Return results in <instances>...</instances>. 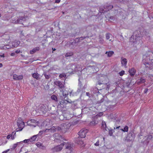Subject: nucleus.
<instances>
[{
    "label": "nucleus",
    "mask_w": 153,
    "mask_h": 153,
    "mask_svg": "<svg viewBox=\"0 0 153 153\" xmlns=\"http://www.w3.org/2000/svg\"><path fill=\"white\" fill-rule=\"evenodd\" d=\"M147 32L145 30L141 32L139 31H135L133 33V35L131 37L130 40L131 42L134 43H136L140 40H141L142 37L144 35H147Z\"/></svg>",
    "instance_id": "nucleus-1"
},
{
    "label": "nucleus",
    "mask_w": 153,
    "mask_h": 153,
    "mask_svg": "<svg viewBox=\"0 0 153 153\" xmlns=\"http://www.w3.org/2000/svg\"><path fill=\"white\" fill-rule=\"evenodd\" d=\"M113 7L112 5L107 4L104 5L103 7H100L99 11L101 13H104L105 12L111 10Z\"/></svg>",
    "instance_id": "nucleus-2"
},
{
    "label": "nucleus",
    "mask_w": 153,
    "mask_h": 153,
    "mask_svg": "<svg viewBox=\"0 0 153 153\" xmlns=\"http://www.w3.org/2000/svg\"><path fill=\"white\" fill-rule=\"evenodd\" d=\"M17 125L19 128L16 129V132L21 131L25 127L24 123L20 118L18 119Z\"/></svg>",
    "instance_id": "nucleus-3"
},
{
    "label": "nucleus",
    "mask_w": 153,
    "mask_h": 153,
    "mask_svg": "<svg viewBox=\"0 0 153 153\" xmlns=\"http://www.w3.org/2000/svg\"><path fill=\"white\" fill-rule=\"evenodd\" d=\"M68 99H61V100L59 101V104L57 106V108H59L60 107H63L64 105H65L68 103H71L72 102L70 100Z\"/></svg>",
    "instance_id": "nucleus-4"
},
{
    "label": "nucleus",
    "mask_w": 153,
    "mask_h": 153,
    "mask_svg": "<svg viewBox=\"0 0 153 153\" xmlns=\"http://www.w3.org/2000/svg\"><path fill=\"white\" fill-rule=\"evenodd\" d=\"M150 59L152 60L151 61H153V53L149 55L147 54L143 55V61L144 64L148 62Z\"/></svg>",
    "instance_id": "nucleus-5"
},
{
    "label": "nucleus",
    "mask_w": 153,
    "mask_h": 153,
    "mask_svg": "<svg viewBox=\"0 0 153 153\" xmlns=\"http://www.w3.org/2000/svg\"><path fill=\"white\" fill-rule=\"evenodd\" d=\"M135 137V135L133 131L131 130L129 131L126 137V140L127 142H130L133 141Z\"/></svg>",
    "instance_id": "nucleus-6"
},
{
    "label": "nucleus",
    "mask_w": 153,
    "mask_h": 153,
    "mask_svg": "<svg viewBox=\"0 0 153 153\" xmlns=\"http://www.w3.org/2000/svg\"><path fill=\"white\" fill-rule=\"evenodd\" d=\"M27 16H19L15 19L14 23L16 24H23L26 20Z\"/></svg>",
    "instance_id": "nucleus-7"
},
{
    "label": "nucleus",
    "mask_w": 153,
    "mask_h": 153,
    "mask_svg": "<svg viewBox=\"0 0 153 153\" xmlns=\"http://www.w3.org/2000/svg\"><path fill=\"white\" fill-rule=\"evenodd\" d=\"M65 143L63 142L60 145L56 146L54 148H52L51 150L53 152H58L61 151L62 149V146L65 145Z\"/></svg>",
    "instance_id": "nucleus-8"
},
{
    "label": "nucleus",
    "mask_w": 153,
    "mask_h": 153,
    "mask_svg": "<svg viewBox=\"0 0 153 153\" xmlns=\"http://www.w3.org/2000/svg\"><path fill=\"white\" fill-rule=\"evenodd\" d=\"M88 132V130L87 129L83 128L78 133V134L79 136V137H81V138H84L86 136V135Z\"/></svg>",
    "instance_id": "nucleus-9"
},
{
    "label": "nucleus",
    "mask_w": 153,
    "mask_h": 153,
    "mask_svg": "<svg viewBox=\"0 0 153 153\" xmlns=\"http://www.w3.org/2000/svg\"><path fill=\"white\" fill-rule=\"evenodd\" d=\"M107 78L105 76H101L100 77L98 81V82L97 84H104L105 83H107Z\"/></svg>",
    "instance_id": "nucleus-10"
},
{
    "label": "nucleus",
    "mask_w": 153,
    "mask_h": 153,
    "mask_svg": "<svg viewBox=\"0 0 153 153\" xmlns=\"http://www.w3.org/2000/svg\"><path fill=\"white\" fill-rule=\"evenodd\" d=\"M151 59L149 60L148 62L145 63L144 64L146 68H148L150 70H152L153 69V61H151Z\"/></svg>",
    "instance_id": "nucleus-11"
},
{
    "label": "nucleus",
    "mask_w": 153,
    "mask_h": 153,
    "mask_svg": "<svg viewBox=\"0 0 153 153\" xmlns=\"http://www.w3.org/2000/svg\"><path fill=\"white\" fill-rule=\"evenodd\" d=\"M121 127L120 126H115V127H114V129H120V130H121L122 131L126 132H127L128 131V127L127 126H126L123 128V129L122 128H120Z\"/></svg>",
    "instance_id": "nucleus-12"
},
{
    "label": "nucleus",
    "mask_w": 153,
    "mask_h": 153,
    "mask_svg": "<svg viewBox=\"0 0 153 153\" xmlns=\"http://www.w3.org/2000/svg\"><path fill=\"white\" fill-rule=\"evenodd\" d=\"M87 87V85L85 84L84 86H81L79 87V88H78L77 90V92L79 93L82 91L81 95L83 93H84L85 92V89Z\"/></svg>",
    "instance_id": "nucleus-13"
},
{
    "label": "nucleus",
    "mask_w": 153,
    "mask_h": 153,
    "mask_svg": "<svg viewBox=\"0 0 153 153\" xmlns=\"http://www.w3.org/2000/svg\"><path fill=\"white\" fill-rule=\"evenodd\" d=\"M13 77L15 80H20L22 79L23 76L22 75H18L15 74L13 75Z\"/></svg>",
    "instance_id": "nucleus-14"
},
{
    "label": "nucleus",
    "mask_w": 153,
    "mask_h": 153,
    "mask_svg": "<svg viewBox=\"0 0 153 153\" xmlns=\"http://www.w3.org/2000/svg\"><path fill=\"white\" fill-rule=\"evenodd\" d=\"M96 85L98 88H100V90L105 88L107 87L108 86L107 83H104V84H97Z\"/></svg>",
    "instance_id": "nucleus-15"
},
{
    "label": "nucleus",
    "mask_w": 153,
    "mask_h": 153,
    "mask_svg": "<svg viewBox=\"0 0 153 153\" xmlns=\"http://www.w3.org/2000/svg\"><path fill=\"white\" fill-rule=\"evenodd\" d=\"M62 110H61L60 109L58 108L57 110L54 113H51V114L54 115L55 114L56 116H58V115H61L62 114Z\"/></svg>",
    "instance_id": "nucleus-16"
},
{
    "label": "nucleus",
    "mask_w": 153,
    "mask_h": 153,
    "mask_svg": "<svg viewBox=\"0 0 153 153\" xmlns=\"http://www.w3.org/2000/svg\"><path fill=\"white\" fill-rule=\"evenodd\" d=\"M122 58H121V62L122 66L124 67L125 68H126V65L127 62V60L125 58L122 59Z\"/></svg>",
    "instance_id": "nucleus-17"
},
{
    "label": "nucleus",
    "mask_w": 153,
    "mask_h": 153,
    "mask_svg": "<svg viewBox=\"0 0 153 153\" xmlns=\"http://www.w3.org/2000/svg\"><path fill=\"white\" fill-rule=\"evenodd\" d=\"M54 84L58 86L60 88H62L64 87V84L61 82L59 81H55L54 82Z\"/></svg>",
    "instance_id": "nucleus-18"
},
{
    "label": "nucleus",
    "mask_w": 153,
    "mask_h": 153,
    "mask_svg": "<svg viewBox=\"0 0 153 153\" xmlns=\"http://www.w3.org/2000/svg\"><path fill=\"white\" fill-rule=\"evenodd\" d=\"M36 123V121L35 120L31 119L30 120V121H28L27 122V123L28 125H29L30 126H34V127H36V126L32 124V123Z\"/></svg>",
    "instance_id": "nucleus-19"
},
{
    "label": "nucleus",
    "mask_w": 153,
    "mask_h": 153,
    "mask_svg": "<svg viewBox=\"0 0 153 153\" xmlns=\"http://www.w3.org/2000/svg\"><path fill=\"white\" fill-rule=\"evenodd\" d=\"M11 45L12 47L15 48L17 47L20 44V42L16 40H15L14 41L12 42Z\"/></svg>",
    "instance_id": "nucleus-20"
},
{
    "label": "nucleus",
    "mask_w": 153,
    "mask_h": 153,
    "mask_svg": "<svg viewBox=\"0 0 153 153\" xmlns=\"http://www.w3.org/2000/svg\"><path fill=\"white\" fill-rule=\"evenodd\" d=\"M128 71L130 75L131 76H133L135 74L136 70L134 68H133L131 69H129Z\"/></svg>",
    "instance_id": "nucleus-21"
},
{
    "label": "nucleus",
    "mask_w": 153,
    "mask_h": 153,
    "mask_svg": "<svg viewBox=\"0 0 153 153\" xmlns=\"http://www.w3.org/2000/svg\"><path fill=\"white\" fill-rule=\"evenodd\" d=\"M81 138V137H79V136L76 139L75 142L78 144L82 145L84 143V142Z\"/></svg>",
    "instance_id": "nucleus-22"
},
{
    "label": "nucleus",
    "mask_w": 153,
    "mask_h": 153,
    "mask_svg": "<svg viewBox=\"0 0 153 153\" xmlns=\"http://www.w3.org/2000/svg\"><path fill=\"white\" fill-rule=\"evenodd\" d=\"M39 47H36L30 51V53L31 54H33L36 51H39Z\"/></svg>",
    "instance_id": "nucleus-23"
},
{
    "label": "nucleus",
    "mask_w": 153,
    "mask_h": 153,
    "mask_svg": "<svg viewBox=\"0 0 153 153\" xmlns=\"http://www.w3.org/2000/svg\"><path fill=\"white\" fill-rule=\"evenodd\" d=\"M62 126L63 128V132H65L67 131L68 129V128L67 125L65 123H63L62 124Z\"/></svg>",
    "instance_id": "nucleus-24"
},
{
    "label": "nucleus",
    "mask_w": 153,
    "mask_h": 153,
    "mask_svg": "<svg viewBox=\"0 0 153 153\" xmlns=\"http://www.w3.org/2000/svg\"><path fill=\"white\" fill-rule=\"evenodd\" d=\"M39 109L42 112L44 113L46 112V107L44 105H41L40 106Z\"/></svg>",
    "instance_id": "nucleus-25"
},
{
    "label": "nucleus",
    "mask_w": 153,
    "mask_h": 153,
    "mask_svg": "<svg viewBox=\"0 0 153 153\" xmlns=\"http://www.w3.org/2000/svg\"><path fill=\"white\" fill-rule=\"evenodd\" d=\"M12 47V45H9L8 44L6 45H4V46L1 47V49L4 50L8 49Z\"/></svg>",
    "instance_id": "nucleus-26"
},
{
    "label": "nucleus",
    "mask_w": 153,
    "mask_h": 153,
    "mask_svg": "<svg viewBox=\"0 0 153 153\" xmlns=\"http://www.w3.org/2000/svg\"><path fill=\"white\" fill-rule=\"evenodd\" d=\"M146 80L144 79H143V77H141L139 80L137 82V84L139 85L140 84L144 83L146 82Z\"/></svg>",
    "instance_id": "nucleus-27"
},
{
    "label": "nucleus",
    "mask_w": 153,
    "mask_h": 153,
    "mask_svg": "<svg viewBox=\"0 0 153 153\" xmlns=\"http://www.w3.org/2000/svg\"><path fill=\"white\" fill-rule=\"evenodd\" d=\"M105 54H107L108 57H111L112 55L114 54V52L112 51H106Z\"/></svg>",
    "instance_id": "nucleus-28"
},
{
    "label": "nucleus",
    "mask_w": 153,
    "mask_h": 153,
    "mask_svg": "<svg viewBox=\"0 0 153 153\" xmlns=\"http://www.w3.org/2000/svg\"><path fill=\"white\" fill-rule=\"evenodd\" d=\"M76 42L74 41L73 42H70L69 44V46L71 48H73L74 47L76 46L77 45V44Z\"/></svg>",
    "instance_id": "nucleus-29"
},
{
    "label": "nucleus",
    "mask_w": 153,
    "mask_h": 153,
    "mask_svg": "<svg viewBox=\"0 0 153 153\" xmlns=\"http://www.w3.org/2000/svg\"><path fill=\"white\" fill-rule=\"evenodd\" d=\"M71 68L72 71L74 72L77 71L76 65L75 64H74L71 65Z\"/></svg>",
    "instance_id": "nucleus-30"
},
{
    "label": "nucleus",
    "mask_w": 153,
    "mask_h": 153,
    "mask_svg": "<svg viewBox=\"0 0 153 153\" xmlns=\"http://www.w3.org/2000/svg\"><path fill=\"white\" fill-rule=\"evenodd\" d=\"M93 94H95L97 93H100L99 91V89L97 88H94L91 90Z\"/></svg>",
    "instance_id": "nucleus-31"
},
{
    "label": "nucleus",
    "mask_w": 153,
    "mask_h": 153,
    "mask_svg": "<svg viewBox=\"0 0 153 153\" xmlns=\"http://www.w3.org/2000/svg\"><path fill=\"white\" fill-rule=\"evenodd\" d=\"M51 98L55 102L58 101V98L55 95L53 94L51 97Z\"/></svg>",
    "instance_id": "nucleus-32"
},
{
    "label": "nucleus",
    "mask_w": 153,
    "mask_h": 153,
    "mask_svg": "<svg viewBox=\"0 0 153 153\" xmlns=\"http://www.w3.org/2000/svg\"><path fill=\"white\" fill-rule=\"evenodd\" d=\"M56 126H53L50 129H49L51 132H54L57 131Z\"/></svg>",
    "instance_id": "nucleus-33"
},
{
    "label": "nucleus",
    "mask_w": 153,
    "mask_h": 153,
    "mask_svg": "<svg viewBox=\"0 0 153 153\" xmlns=\"http://www.w3.org/2000/svg\"><path fill=\"white\" fill-rule=\"evenodd\" d=\"M32 76L34 78L38 80L39 79V74L37 73H34L33 74Z\"/></svg>",
    "instance_id": "nucleus-34"
},
{
    "label": "nucleus",
    "mask_w": 153,
    "mask_h": 153,
    "mask_svg": "<svg viewBox=\"0 0 153 153\" xmlns=\"http://www.w3.org/2000/svg\"><path fill=\"white\" fill-rule=\"evenodd\" d=\"M23 143V141H21L20 142H17L15 144L13 145V147L12 148V149L14 150V149L16 147L17 145H18L19 143Z\"/></svg>",
    "instance_id": "nucleus-35"
},
{
    "label": "nucleus",
    "mask_w": 153,
    "mask_h": 153,
    "mask_svg": "<svg viewBox=\"0 0 153 153\" xmlns=\"http://www.w3.org/2000/svg\"><path fill=\"white\" fill-rule=\"evenodd\" d=\"M37 135H34L30 139H29V140H30V142H31L35 140L37 137Z\"/></svg>",
    "instance_id": "nucleus-36"
},
{
    "label": "nucleus",
    "mask_w": 153,
    "mask_h": 153,
    "mask_svg": "<svg viewBox=\"0 0 153 153\" xmlns=\"http://www.w3.org/2000/svg\"><path fill=\"white\" fill-rule=\"evenodd\" d=\"M102 126L103 128H104L105 130L107 131L106 128L107 127L106 125V124L104 121H102Z\"/></svg>",
    "instance_id": "nucleus-37"
},
{
    "label": "nucleus",
    "mask_w": 153,
    "mask_h": 153,
    "mask_svg": "<svg viewBox=\"0 0 153 153\" xmlns=\"http://www.w3.org/2000/svg\"><path fill=\"white\" fill-rule=\"evenodd\" d=\"M56 129L57 131H61L62 132H63V131H63V130H62L63 128L62 127V125H61V127L59 126H56Z\"/></svg>",
    "instance_id": "nucleus-38"
},
{
    "label": "nucleus",
    "mask_w": 153,
    "mask_h": 153,
    "mask_svg": "<svg viewBox=\"0 0 153 153\" xmlns=\"http://www.w3.org/2000/svg\"><path fill=\"white\" fill-rule=\"evenodd\" d=\"M99 42L100 43L102 44L104 42V40L103 39L102 37V36L100 35L99 36Z\"/></svg>",
    "instance_id": "nucleus-39"
},
{
    "label": "nucleus",
    "mask_w": 153,
    "mask_h": 153,
    "mask_svg": "<svg viewBox=\"0 0 153 153\" xmlns=\"http://www.w3.org/2000/svg\"><path fill=\"white\" fill-rule=\"evenodd\" d=\"M73 55V53L71 52H69L67 53L65 55V56L66 57H69Z\"/></svg>",
    "instance_id": "nucleus-40"
},
{
    "label": "nucleus",
    "mask_w": 153,
    "mask_h": 153,
    "mask_svg": "<svg viewBox=\"0 0 153 153\" xmlns=\"http://www.w3.org/2000/svg\"><path fill=\"white\" fill-rule=\"evenodd\" d=\"M98 123L97 122H96V121L95 120H93L90 123V125L91 126H95L97 123Z\"/></svg>",
    "instance_id": "nucleus-41"
},
{
    "label": "nucleus",
    "mask_w": 153,
    "mask_h": 153,
    "mask_svg": "<svg viewBox=\"0 0 153 153\" xmlns=\"http://www.w3.org/2000/svg\"><path fill=\"white\" fill-rule=\"evenodd\" d=\"M62 95L64 97V99H68V98L67 97L68 95V93H66L65 91H63L62 93Z\"/></svg>",
    "instance_id": "nucleus-42"
},
{
    "label": "nucleus",
    "mask_w": 153,
    "mask_h": 153,
    "mask_svg": "<svg viewBox=\"0 0 153 153\" xmlns=\"http://www.w3.org/2000/svg\"><path fill=\"white\" fill-rule=\"evenodd\" d=\"M152 138V135H149L148 136L147 138L146 139L147 143H148L149 142V140L151 139Z\"/></svg>",
    "instance_id": "nucleus-43"
},
{
    "label": "nucleus",
    "mask_w": 153,
    "mask_h": 153,
    "mask_svg": "<svg viewBox=\"0 0 153 153\" xmlns=\"http://www.w3.org/2000/svg\"><path fill=\"white\" fill-rule=\"evenodd\" d=\"M108 129L109 130V134L110 136H112L113 135V132H114V131L113 129H111L109 130L108 128Z\"/></svg>",
    "instance_id": "nucleus-44"
},
{
    "label": "nucleus",
    "mask_w": 153,
    "mask_h": 153,
    "mask_svg": "<svg viewBox=\"0 0 153 153\" xmlns=\"http://www.w3.org/2000/svg\"><path fill=\"white\" fill-rule=\"evenodd\" d=\"M105 97H103V98L100 100L98 101L97 102V103H98V104L101 103L102 102H103L105 100Z\"/></svg>",
    "instance_id": "nucleus-45"
},
{
    "label": "nucleus",
    "mask_w": 153,
    "mask_h": 153,
    "mask_svg": "<svg viewBox=\"0 0 153 153\" xmlns=\"http://www.w3.org/2000/svg\"><path fill=\"white\" fill-rule=\"evenodd\" d=\"M44 74L46 79H49L51 77V76L50 75H47L46 73H44Z\"/></svg>",
    "instance_id": "nucleus-46"
},
{
    "label": "nucleus",
    "mask_w": 153,
    "mask_h": 153,
    "mask_svg": "<svg viewBox=\"0 0 153 153\" xmlns=\"http://www.w3.org/2000/svg\"><path fill=\"white\" fill-rule=\"evenodd\" d=\"M66 149H69L70 151H71L72 150V148L71 147V145H68L66 146Z\"/></svg>",
    "instance_id": "nucleus-47"
},
{
    "label": "nucleus",
    "mask_w": 153,
    "mask_h": 153,
    "mask_svg": "<svg viewBox=\"0 0 153 153\" xmlns=\"http://www.w3.org/2000/svg\"><path fill=\"white\" fill-rule=\"evenodd\" d=\"M110 34L109 33H108L106 34H105V38L107 40L108 39L110 38Z\"/></svg>",
    "instance_id": "nucleus-48"
},
{
    "label": "nucleus",
    "mask_w": 153,
    "mask_h": 153,
    "mask_svg": "<svg viewBox=\"0 0 153 153\" xmlns=\"http://www.w3.org/2000/svg\"><path fill=\"white\" fill-rule=\"evenodd\" d=\"M80 40V39H79V38H76V39H75L73 41H74L75 42H76V43L77 44V43L79 42Z\"/></svg>",
    "instance_id": "nucleus-49"
},
{
    "label": "nucleus",
    "mask_w": 153,
    "mask_h": 153,
    "mask_svg": "<svg viewBox=\"0 0 153 153\" xmlns=\"http://www.w3.org/2000/svg\"><path fill=\"white\" fill-rule=\"evenodd\" d=\"M125 73V71L123 70L120 72H119V74L120 76H123Z\"/></svg>",
    "instance_id": "nucleus-50"
},
{
    "label": "nucleus",
    "mask_w": 153,
    "mask_h": 153,
    "mask_svg": "<svg viewBox=\"0 0 153 153\" xmlns=\"http://www.w3.org/2000/svg\"><path fill=\"white\" fill-rule=\"evenodd\" d=\"M59 76L61 78L63 77H65L66 76V75L65 74H60Z\"/></svg>",
    "instance_id": "nucleus-51"
},
{
    "label": "nucleus",
    "mask_w": 153,
    "mask_h": 153,
    "mask_svg": "<svg viewBox=\"0 0 153 153\" xmlns=\"http://www.w3.org/2000/svg\"><path fill=\"white\" fill-rule=\"evenodd\" d=\"M103 115V113L102 112H100L96 116L97 117H100Z\"/></svg>",
    "instance_id": "nucleus-52"
},
{
    "label": "nucleus",
    "mask_w": 153,
    "mask_h": 153,
    "mask_svg": "<svg viewBox=\"0 0 153 153\" xmlns=\"http://www.w3.org/2000/svg\"><path fill=\"white\" fill-rule=\"evenodd\" d=\"M58 139H59L60 140H62L63 139V137L60 135L59 137V139L56 138L55 139L54 141H55L57 142V140Z\"/></svg>",
    "instance_id": "nucleus-53"
},
{
    "label": "nucleus",
    "mask_w": 153,
    "mask_h": 153,
    "mask_svg": "<svg viewBox=\"0 0 153 153\" xmlns=\"http://www.w3.org/2000/svg\"><path fill=\"white\" fill-rule=\"evenodd\" d=\"M22 141H23V142H24V143H29V142H30V140H29V139H25Z\"/></svg>",
    "instance_id": "nucleus-54"
},
{
    "label": "nucleus",
    "mask_w": 153,
    "mask_h": 153,
    "mask_svg": "<svg viewBox=\"0 0 153 153\" xmlns=\"http://www.w3.org/2000/svg\"><path fill=\"white\" fill-rule=\"evenodd\" d=\"M79 87L83 86L82 83V82L81 81H80L79 79Z\"/></svg>",
    "instance_id": "nucleus-55"
},
{
    "label": "nucleus",
    "mask_w": 153,
    "mask_h": 153,
    "mask_svg": "<svg viewBox=\"0 0 153 153\" xmlns=\"http://www.w3.org/2000/svg\"><path fill=\"white\" fill-rule=\"evenodd\" d=\"M86 38H88V36H86L81 37L79 38V39H80V40H82Z\"/></svg>",
    "instance_id": "nucleus-56"
},
{
    "label": "nucleus",
    "mask_w": 153,
    "mask_h": 153,
    "mask_svg": "<svg viewBox=\"0 0 153 153\" xmlns=\"http://www.w3.org/2000/svg\"><path fill=\"white\" fill-rule=\"evenodd\" d=\"M99 141L98 140L96 142V143L94 144V145L96 146H99Z\"/></svg>",
    "instance_id": "nucleus-57"
},
{
    "label": "nucleus",
    "mask_w": 153,
    "mask_h": 153,
    "mask_svg": "<svg viewBox=\"0 0 153 153\" xmlns=\"http://www.w3.org/2000/svg\"><path fill=\"white\" fill-rule=\"evenodd\" d=\"M86 95L87 96H88L89 97H90V94L89 92H86Z\"/></svg>",
    "instance_id": "nucleus-58"
},
{
    "label": "nucleus",
    "mask_w": 153,
    "mask_h": 153,
    "mask_svg": "<svg viewBox=\"0 0 153 153\" xmlns=\"http://www.w3.org/2000/svg\"><path fill=\"white\" fill-rule=\"evenodd\" d=\"M45 131H39V134H40V135H42L43 133V132H45Z\"/></svg>",
    "instance_id": "nucleus-59"
},
{
    "label": "nucleus",
    "mask_w": 153,
    "mask_h": 153,
    "mask_svg": "<svg viewBox=\"0 0 153 153\" xmlns=\"http://www.w3.org/2000/svg\"><path fill=\"white\" fill-rule=\"evenodd\" d=\"M20 50L19 49H18L15 51V53H20Z\"/></svg>",
    "instance_id": "nucleus-60"
},
{
    "label": "nucleus",
    "mask_w": 153,
    "mask_h": 153,
    "mask_svg": "<svg viewBox=\"0 0 153 153\" xmlns=\"http://www.w3.org/2000/svg\"><path fill=\"white\" fill-rule=\"evenodd\" d=\"M11 134H9L7 136V138L9 139L11 137Z\"/></svg>",
    "instance_id": "nucleus-61"
},
{
    "label": "nucleus",
    "mask_w": 153,
    "mask_h": 153,
    "mask_svg": "<svg viewBox=\"0 0 153 153\" xmlns=\"http://www.w3.org/2000/svg\"><path fill=\"white\" fill-rule=\"evenodd\" d=\"M88 67H91L92 69H94L95 68V67L94 66H91L89 65L88 66Z\"/></svg>",
    "instance_id": "nucleus-62"
},
{
    "label": "nucleus",
    "mask_w": 153,
    "mask_h": 153,
    "mask_svg": "<svg viewBox=\"0 0 153 153\" xmlns=\"http://www.w3.org/2000/svg\"><path fill=\"white\" fill-rule=\"evenodd\" d=\"M148 89V88H146L144 91V93L146 94L147 93Z\"/></svg>",
    "instance_id": "nucleus-63"
},
{
    "label": "nucleus",
    "mask_w": 153,
    "mask_h": 153,
    "mask_svg": "<svg viewBox=\"0 0 153 153\" xmlns=\"http://www.w3.org/2000/svg\"><path fill=\"white\" fill-rule=\"evenodd\" d=\"M9 149H8L6 151H4L2 153H7L8 151H9Z\"/></svg>",
    "instance_id": "nucleus-64"
}]
</instances>
